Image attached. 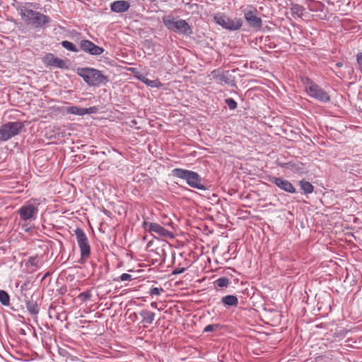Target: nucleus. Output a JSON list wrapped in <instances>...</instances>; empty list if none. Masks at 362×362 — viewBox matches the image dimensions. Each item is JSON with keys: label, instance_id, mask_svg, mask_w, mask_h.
<instances>
[{"label": "nucleus", "instance_id": "obj_1", "mask_svg": "<svg viewBox=\"0 0 362 362\" xmlns=\"http://www.w3.org/2000/svg\"><path fill=\"white\" fill-rule=\"evenodd\" d=\"M18 11L24 22L28 25H32L35 28H42L50 22L49 16L29 9L25 6H20Z\"/></svg>", "mask_w": 362, "mask_h": 362}, {"label": "nucleus", "instance_id": "obj_2", "mask_svg": "<svg viewBox=\"0 0 362 362\" xmlns=\"http://www.w3.org/2000/svg\"><path fill=\"white\" fill-rule=\"evenodd\" d=\"M76 73L89 86H99L108 81L107 76H105L101 71L93 68H78Z\"/></svg>", "mask_w": 362, "mask_h": 362}, {"label": "nucleus", "instance_id": "obj_3", "mask_svg": "<svg viewBox=\"0 0 362 362\" xmlns=\"http://www.w3.org/2000/svg\"><path fill=\"white\" fill-rule=\"evenodd\" d=\"M162 20L165 26L171 31L185 35H189L192 33L191 27L185 20H177L172 16H164Z\"/></svg>", "mask_w": 362, "mask_h": 362}, {"label": "nucleus", "instance_id": "obj_4", "mask_svg": "<svg viewBox=\"0 0 362 362\" xmlns=\"http://www.w3.org/2000/svg\"><path fill=\"white\" fill-rule=\"evenodd\" d=\"M23 127L21 122H8L0 126V142L8 141L18 135Z\"/></svg>", "mask_w": 362, "mask_h": 362}, {"label": "nucleus", "instance_id": "obj_5", "mask_svg": "<svg viewBox=\"0 0 362 362\" xmlns=\"http://www.w3.org/2000/svg\"><path fill=\"white\" fill-rule=\"evenodd\" d=\"M305 84L306 91L310 97L324 103L329 101L330 98L328 93L313 81L306 78Z\"/></svg>", "mask_w": 362, "mask_h": 362}, {"label": "nucleus", "instance_id": "obj_6", "mask_svg": "<svg viewBox=\"0 0 362 362\" xmlns=\"http://www.w3.org/2000/svg\"><path fill=\"white\" fill-rule=\"evenodd\" d=\"M214 21L222 28L229 30H238L243 25L240 18H235L234 19H230L229 17L221 13L216 14L214 16Z\"/></svg>", "mask_w": 362, "mask_h": 362}, {"label": "nucleus", "instance_id": "obj_7", "mask_svg": "<svg viewBox=\"0 0 362 362\" xmlns=\"http://www.w3.org/2000/svg\"><path fill=\"white\" fill-rule=\"evenodd\" d=\"M76 240L81 250V259L83 260L87 259L90 257V247L88 240V238L83 230L77 228L74 230Z\"/></svg>", "mask_w": 362, "mask_h": 362}, {"label": "nucleus", "instance_id": "obj_8", "mask_svg": "<svg viewBox=\"0 0 362 362\" xmlns=\"http://www.w3.org/2000/svg\"><path fill=\"white\" fill-rule=\"evenodd\" d=\"M18 213L22 221H32L36 219L38 209L37 206L33 204L27 203L18 210Z\"/></svg>", "mask_w": 362, "mask_h": 362}, {"label": "nucleus", "instance_id": "obj_9", "mask_svg": "<svg viewBox=\"0 0 362 362\" xmlns=\"http://www.w3.org/2000/svg\"><path fill=\"white\" fill-rule=\"evenodd\" d=\"M143 228L149 232L154 233L160 237L173 238V233L156 223L144 221Z\"/></svg>", "mask_w": 362, "mask_h": 362}, {"label": "nucleus", "instance_id": "obj_10", "mask_svg": "<svg viewBox=\"0 0 362 362\" xmlns=\"http://www.w3.org/2000/svg\"><path fill=\"white\" fill-rule=\"evenodd\" d=\"M80 49L86 53L91 55L98 56L104 52V49L100 47L88 40H83L80 42Z\"/></svg>", "mask_w": 362, "mask_h": 362}, {"label": "nucleus", "instance_id": "obj_11", "mask_svg": "<svg viewBox=\"0 0 362 362\" xmlns=\"http://www.w3.org/2000/svg\"><path fill=\"white\" fill-rule=\"evenodd\" d=\"M269 181L276 185L281 190L286 192L293 194L296 192V188L294 186L287 180H284L281 177H269Z\"/></svg>", "mask_w": 362, "mask_h": 362}, {"label": "nucleus", "instance_id": "obj_12", "mask_svg": "<svg viewBox=\"0 0 362 362\" xmlns=\"http://www.w3.org/2000/svg\"><path fill=\"white\" fill-rule=\"evenodd\" d=\"M47 66H52L59 69H67L66 62L59 58L56 57L53 54H47L42 59Z\"/></svg>", "mask_w": 362, "mask_h": 362}, {"label": "nucleus", "instance_id": "obj_13", "mask_svg": "<svg viewBox=\"0 0 362 362\" xmlns=\"http://www.w3.org/2000/svg\"><path fill=\"white\" fill-rule=\"evenodd\" d=\"M256 10L244 11V16L249 25L252 28H260L262 25V19L255 15Z\"/></svg>", "mask_w": 362, "mask_h": 362}, {"label": "nucleus", "instance_id": "obj_14", "mask_svg": "<svg viewBox=\"0 0 362 362\" xmlns=\"http://www.w3.org/2000/svg\"><path fill=\"white\" fill-rule=\"evenodd\" d=\"M190 175L191 177L189 182H187L188 185L193 188L201 190L206 189V187L202 183V178L197 173L192 171Z\"/></svg>", "mask_w": 362, "mask_h": 362}, {"label": "nucleus", "instance_id": "obj_15", "mask_svg": "<svg viewBox=\"0 0 362 362\" xmlns=\"http://www.w3.org/2000/svg\"><path fill=\"white\" fill-rule=\"evenodd\" d=\"M130 4L124 0H118L112 2L110 5L111 11L115 13H124L129 10Z\"/></svg>", "mask_w": 362, "mask_h": 362}, {"label": "nucleus", "instance_id": "obj_16", "mask_svg": "<svg viewBox=\"0 0 362 362\" xmlns=\"http://www.w3.org/2000/svg\"><path fill=\"white\" fill-rule=\"evenodd\" d=\"M95 107H89V108H82V107H79L77 106H71V107H68L66 108L67 113L76 115H80V116H82V115H84L86 114H91V113L95 112Z\"/></svg>", "mask_w": 362, "mask_h": 362}, {"label": "nucleus", "instance_id": "obj_17", "mask_svg": "<svg viewBox=\"0 0 362 362\" xmlns=\"http://www.w3.org/2000/svg\"><path fill=\"white\" fill-rule=\"evenodd\" d=\"M191 172L192 170H188L182 168H175L172 171V175L175 177L185 180L186 182L187 183L191 177Z\"/></svg>", "mask_w": 362, "mask_h": 362}, {"label": "nucleus", "instance_id": "obj_18", "mask_svg": "<svg viewBox=\"0 0 362 362\" xmlns=\"http://www.w3.org/2000/svg\"><path fill=\"white\" fill-rule=\"evenodd\" d=\"M139 315L142 317L141 322L148 325H151L155 318V313L147 310H141Z\"/></svg>", "mask_w": 362, "mask_h": 362}, {"label": "nucleus", "instance_id": "obj_19", "mask_svg": "<svg viewBox=\"0 0 362 362\" xmlns=\"http://www.w3.org/2000/svg\"><path fill=\"white\" fill-rule=\"evenodd\" d=\"M221 302L223 305L227 306L236 307L238 304V298L233 295H228L221 298Z\"/></svg>", "mask_w": 362, "mask_h": 362}, {"label": "nucleus", "instance_id": "obj_20", "mask_svg": "<svg viewBox=\"0 0 362 362\" xmlns=\"http://www.w3.org/2000/svg\"><path fill=\"white\" fill-rule=\"evenodd\" d=\"M305 8L298 4H293L291 8V13L293 18H300L303 15Z\"/></svg>", "mask_w": 362, "mask_h": 362}, {"label": "nucleus", "instance_id": "obj_21", "mask_svg": "<svg viewBox=\"0 0 362 362\" xmlns=\"http://www.w3.org/2000/svg\"><path fill=\"white\" fill-rule=\"evenodd\" d=\"M281 167L290 169L293 172H300L303 170V164L301 163H292L288 162L281 165Z\"/></svg>", "mask_w": 362, "mask_h": 362}, {"label": "nucleus", "instance_id": "obj_22", "mask_svg": "<svg viewBox=\"0 0 362 362\" xmlns=\"http://www.w3.org/2000/svg\"><path fill=\"white\" fill-rule=\"evenodd\" d=\"M40 262V258L37 255L29 257L27 262L25 263V266L28 268H31L33 271L35 270L38 268V264Z\"/></svg>", "mask_w": 362, "mask_h": 362}, {"label": "nucleus", "instance_id": "obj_23", "mask_svg": "<svg viewBox=\"0 0 362 362\" xmlns=\"http://www.w3.org/2000/svg\"><path fill=\"white\" fill-rule=\"evenodd\" d=\"M299 185L300 189L304 192L305 194H310L314 190V187L313 186V185L310 182L305 181L304 180H300Z\"/></svg>", "mask_w": 362, "mask_h": 362}, {"label": "nucleus", "instance_id": "obj_24", "mask_svg": "<svg viewBox=\"0 0 362 362\" xmlns=\"http://www.w3.org/2000/svg\"><path fill=\"white\" fill-rule=\"evenodd\" d=\"M26 308L28 311L32 315H36L39 313V308L35 302L28 301L26 303Z\"/></svg>", "mask_w": 362, "mask_h": 362}, {"label": "nucleus", "instance_id": "obj_25", "mask_svg": "<svg viewBox=\"0 0 362 362\" xmlns=\"http://www.w3.org/2000/svg\"><path fill=\"white\" fill-rule=\"evenodd\" d=\"M0 302L4 305H8L10 303V297L7 292L4 290H0Z\"/></svg>", "mask_w": 362, "mask_h": 362}, {"label": "nucleus", "instance_id": "obj_26", "mask_svg": "<svg viewBox=\"0 0 362 362\" xmlns=\"http://www.w3.org/2000/svg\"><path fill=\"white\" fill-rule=\"evenodd\" d=\"M62 45L64 48L66 49L69 51H71L74 52H77L78 51V48L74 45L72 42L64 40L62 42Z\"/></svg>", "mask_w": 362, "mask_h": 362}, {"label": "nucleus", "instance_id": "obj_27", "mask_svg": "<svg viewBox=\"0 0 362 362\" xmlns=\"http://www.w3.org/2000/svg\"><path fill=\"white\" fill-rule=\"evenodd\" d=\"M215 284L221 288L227 287L230 284V280L227 277H221L215 281Z\"/></svg>", "mask_w": 362, "mask_h": 362}, {"label": "nucleus", "instance_id": "obj_28", "mask_svg": "<svg viewBox=\"0 0 362 362\" xmlns=\"http://www.w3.org/2000/svg\"><path fill=\"white\" fill-rule=\"evenodd\" d=\"M139 79L142 82H144L145 84H146L151 87H158V83H160V82H158L157 80H156V81L149 80L148 78H147L145 76L139 77Z\"/></svg>", "mask_w": 362, "mask_h": 362}, {"label": "nucleus", "instance_id": "obj_29", "mask_svg": "<svg viewBox=\"0 0 362 362\" xmlns=\"http://www.w3.org/2000/svg\"><path fill=\"white\" fill-rule=\"evenodd\" d=\"M92 297V294L90 293V291H85V292H82L78 296V298L81 300H83V301H86L89 299H90V298Z\"/></svg>", "mask_w": 362, "mask_h": 362}, {"label": "nucleus", "instance_id": "obj_30", "mask_svg": "<svg viewBox=\"0 0 362 362\" xmlns=\"http://www.w3.org/2000/svg\"><path fill=\"white\" fill-rule=\"evenodd\" d=\"M220 325L218 324L209 325L204 329V332H212L216 331Z\"/></svg>", "mask_w": 362, "mask_h": 362}, {"label": "nucleus", "instance_id": "obj_31", "mask_svg": "<svg viewBox=\"0 0 362 362\" xmlns=\"http://www.w3.org/2000/svg\"><path fill=\"white\" fill-rule=\"evenodd\" d=\"M132 279V276L129 274H122L118 278L115 279V281H131Z\"/></svg>", "mask_w": 362, "mask_h": 362}, {"label": "nucleus", "instance_id": "obj_32", "mask_svg": "<svg viewBox=\"0 0 362 362\" xmlns=\"http://www.w3.org/2000/svg\"><path fill=\"white\" fill-rule=\"evenodd\" d=\"M226 103L230 110H235L237 107V103L233 98L226 99Z\"/></svg>", "mask_w": 362, "mask_h": 362}, {"label": "nucleus", "instance_id": "obj_33", "mask_svg": "<svg viewBox=\"0 0 362 362\" xmlns=\"http://www.w3.org/2000/svg\"><path fill=\"white\" fill-rule=\"evenodd\" d=\"M164 290L163 288H157V287H154V288H152L150 291H149V293L150 295L151 296H159L160 295V293L162 292H163Z\"/></svg>", "mask_w": 362, "mask_h": 362}, {"label": "nucleus", "instance_id": "obj_34", "mask_svg": "<svg viewBox=\"0 0 362 362\" xmlns=\"http://www.w3.org/2000/svg\"><path fill=\"white\" fill-rule=\"evenodd\" d=\"M356 61L358 65L359 69L362 72V53H358L356 54Z\"/></svg>", "mask_w": 362, "mask_h": 362}, {"label": "nucleus", "instance_id": "obj_35", "mask_svg": "<svg viewBox=\"0 0 362 362\" xmlns=\"http://www.w3.org/2000/svg\"><path fill=\"white\" fill-rule=\"evenodd\" d=\"M185 268H176L175 269L173 270V274H182L185 272Z\"/></svg>", "mask_w": 362, "mask_h": 362}, {"label": "nucleus", "instance_id": "obj_36", "mask_svg": "<svg viewBox=\"0 0 362 362\" xmlns=\"http://www.w3.org/2000/svg\"><path fill=\"white\" fill-rule=\"evenodd\" d=\"M129 319L135 321L137 320V314L136 313H130L129 315Z\"/></svg>", "mask_w": 362, "mask_h": 362}, {"label": "nucleus", "instance_id": "obj_37", "mask_svg": "<svg viewBox=\"0 0 362 362\" xmlns=\"http://www.w3.org/2000/svg\"><path fill=\"white\" fill-rule=\"evenodd\" d=\"M151 306L152 308H157V303H156V302H152V303H151Z\"/></svg>", "mask_w": 362, "mask_h": 362}]
</instances>
